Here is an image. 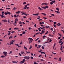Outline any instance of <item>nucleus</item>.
<instances>
[{
	"label": "nucleus",
	"instance_id": "47",
	"mask_svg": "<svg viewBox=\"0 0 64 64\" xmlns=\"http://www.w3.org/2000/svg\"><path fill=\"white\" fill-rule=\"evenodd\" d=\"M19 55L20 56H22V55H21V54L20 53H19Z\"/></svg>",
	"mask_w": 64,
	"mask_h": 64
},
{
	"label": "nucleus",
	"instance_id": "12",
	"mask_svg": "<svg viewBox=\"0 0 64 64\" xmlns=\"http://www.w3.org/2000/svg\"><path fill=\"white\" fill-rule=\"evenodd\" d=\"M56 9L57 11H59V8H56Z\"/></svg>",
	"mask_w": 64,
	"mask_h": 64
},
{
	"label": "nucleus",
	"instance_id": "8",
	"mask_svg": "<svg viewBox=\"0 0 64 64\" xmlns=\"http://www.w3.org/2000/svg\"><path fill=\"white\" fill-rule=\"evenodd\" d=\"M45 37H46V36L45 35L43 37V39H45Z\"/></svg>",
	"mask_w": 64,
	"mask_h": 64
},
{
	"label": "nucleus",
	"instance_id": "28",
	"mask_svg": "<svg viewBox=\"0 0 64 64\" xmlns=\"http://www.w3.org/2000/svg\"><path fill=\"white\" fill-rule=\"evenodd\" d=\"M48 33V31H47L46 32L45 34V35H46V34H47V33Z\"/></svg>",
	"mask_w": 64,
	"mask_h": 64
},
{
	"label": "nucleus",
	"instance_id": "64",
	"mask_svg": "<svg viewBox=\"0 0 64 64\" xmlns=\"http://www.w3.org/2000/svg\"><path fill=\"white\" fill-rule=\"evenodd\" d=\"M46 8H48V6H45Z\"/></svg>",
	"mask_w": 64,
	"mask_h": 64
},
{
	"label": "nucleus",
	"instance_id": "56",
	"mask_svg": "<svg viewBox=\"0 0 64 64\" xmlns=\"http://www.w3.org/2000/svg\"><path fill=\"white\" fill-rule=\"evenodd\" d=\"M37 44H36L35 45V47H37Z\"/></svg>",
	"mask_w": 64,
	"mask_h": 64
},
{
	"label": "nucleus",
	"instance_id": "19",
	"mask_svg": "<svg viewBox=\"0 0 64 64\" xmlns=\"http://www.w3.org/2000/svg\"><path fill=\"white\" fill-rule=\"evenodd\" d=\"M2 15H4V12H2Z\"/></svg>",
	"mask_w": 64,
	"mask_h": 64
},
{
	"label": "nucleus",
	"instance_id": "20",
	"mask_svg": "<svg viewBox=\"0 0 64 64\" xmlns=\"http://www.w3.org/2000/svg\"><path fill=\"white\" fill-rule=\"evenodd\" d=\"M13 9L14 10H16V9H17V8H16L15 7H14V8Z\"/></svg>",
	"mask_w": 64,
	"mask_h": 64
},
{
	"label": "nucleus",
	"instance_id": "48",
	"mask_svg": "<svg viewBox=\"0 0 64 64\" xmlns=\"http://www.w3.org/2000/svg\"><path fill=\"white\" fill-rule=\"evenodd\" d=\"M15 45H16V46H18V44H15Z\"/></svg>",
	"mask_w": 64,
	"mask_h": 64
},
{
	"label": "nucleus",
	"instance_id": "4",
	"mask_svg": "<svg viewBox=\"0 0 64 64\" xmlns=\"http://www.w3.org/2000/svg\"><path fill=\"white\" fill-rule=\"evenodd\" d=\"M55 12L57 13L58 14H60V12H59V11H56Z\"/></svg>",
	"mask_w": 64,
	"mask_h": 64
},
{
	"label": "nucleus",
	"instance_id": "49",
	"mask_svg": "<svg viewBox=\"0 0 64 64\" xmlns=\"http://www.w3.org/2000/svg\"><path fill=\"white\" fill-rule=\"evenodd\" d=\"M39 34V33L37 32L35 34V35H37V34Z\"/></svg>",
	"mask_w": 64,
	"mask_h": 64
},
{
	"label": "nucleus",
	"instance_id": "3",
	"mask_svg": "<svg viewBox=\"0 0 64 64\" xmlns=\"http://www.w3.org/2000/svg\"><path fill=\"white\" fill-rule=\"evenodd\" d=\"M3 22H8L7 20H2Z\"/></svg>",
	"mask_w": 64,
	"mask_h": 64
},
{
	"label": "nucleus",
	"instance_id": "44",
	"mask_svg": "<svg viewBox=\"0 0 64 64\" xmlns=\"http://www.w3.org/2000/svg\"><path fill=\"white\" fill-rule=\"evenodd\" d=\"M1 57H2V58L5 57V56H1Z\"/></svg>",
	"mask_w": 64,
	"mask_h": 64
},
{
	"label": "nucleus",
	"instance_id": "33",
	"mask_svg": "<svg viewBox=\"0 0 64 64\" xmlns=\"http://www.w3.org/2000/svg\"><path fill=\"white\" fill-rule=\"evenodd\" d=\"M42 50H40V51H38V52H42Z\"/></svg>",
	"mask_w": 64,
	"mask_h": 64
},
{
	"label": "nucleus",
	"instance_id": "21",
	"mask_svg": "<svg viewBox=\"0 0 64 64\" xmlns=\"http://www.w3.org/2000/svg\"><path fill=\"white\" fill-rule=\"evenodd\" d=\"M52 2L53 3H54L55 2V0H53L52 1Z\"/></svg>",
	"mask_w": 64,
	"mask_h": 64
},
{
	"label": "nucleus",
	"instance_id": "13",
	"mask_svg": "<svg viewBox=\"0 0 64 64\" xmlns=\"http://www.w3.org/2000/svg\"><path fill=\"white\" fill-rule=\"evenodd\" d=\"M41 14H43V15H44V16H46V14H45L44 13H42Z\"/></svg>",
	"mask_w": 64,
	"mask_h": 64
},
{
	"label": "nucleus",
	"instance_id": "39",
	"mask_svg": "<svg viewBox=\"0 0 64 64\" xmlns=\"http://www.w3.org/2000/svg\"><path fill=\"white\" fill-rule=\"evenodd\" d=\"M49 21L50 22H53V21L52 20H50Z\"/></svg>",
	"mask_w": 64,
	"mask_h": 64
},
{
	"label": "nucleus",
	"instance_id": "61",
	"mask_svg": "<svg viewBox=\"0 0 64 64\" xmlns=\"http://www.w3.org/2000/svg\"><path fill=\"white\" fill-rule=\"evenodd\" d=\"M52 16H55L54 15V14H52Z\"/></svg>",
	"mask_w": 64,
	"mask_h": 64
},
{
	"label": "nucleus",
	"instance_id": "17",
	"mask_svg": "<svg viewBox=\"0 0 64 64\" xmlns=\"http://www.w3.org/2000/svg\"><path fill=\"white\" fill-rule=\"evenodd\" d=\"M63 43H64V42H62L61 44H60V46L62 45V44H63Z\"/></svg>",
	"mask_w": 64,
	"mask_h": 64
},
{
	"label": "nucleus",
	"instance_id": "11",
	"mask_svg": "<svg viewBox=\"0 0 64 64\" xmlns=\"http://www.w3.org/2000/svg\"><path fill=\"white\" fill-rule=\"evenodd\" d=\"M24 49H25L26 50H27V48H26V47L25 46H24Z\"/></svg>",
	"mask_w": 64,
	"mask_h": 64
},
{
	"label": "nucleus",
	"instance_id": "38",
	"mask_svg": "<svg viewBox=\"0 0 64 64\" xmlns=\"http://www.w3.org/2000/svg\"><path fill=\"white\" fill-rule=\"evenodd\" d=\"M12 38V36H10L9 38V39H11Z\"/></svg>",
	"mask_w": 64,
	"mask_h": 64
},
{
	"label": "nucleus",
	"instance_id": "26",
	"mask_svg": "<svg viewBox=\"0 0 64 64\" xmlns=\"http://www.w3.org/2000/svg\"><path fill=\"white\" fill-rule=\"evenodd\" d=\"M38 47H39V48H40L41 47V45H38Z\"/></svg>",
	"mask_w": 64,
	"mask_h": 64
},
{
	"label": "nucleus",
	"instance_id": "37",
	"mask_svg": "<svg viewBox=\"0 0 64 64\" xmlns=\"http://www.w3.org/2000/svg\"><path fill=\"white\" fill-rule=\"evenodd\" d=\"M32 48V46H30V48H29V49L30 50V49H31Z\"/></svg>",
	"mask_w": 64,
	"mask_h": 64
},
{
	"label": "nucleus",
	"instance_id": "5",
	"mask_svg": "<svg viewBox=\"0 0 64 64\" xmlns=\"http://www.w3.org/2000/svg\"><path fill=\"white\" fill-rule=\"evenodd\" d=\"M2 18H5V16H4V15H2Z\"/></svg>",
	"mask_w": 64,
	"mask_h": 64
},
{
	"label": "nucleus",
	"instance_id": "36",
	"mask_svg": "<svg viewBox=\"0 0 64 64\" xmlns=\"http://www.w3.org/2000/svg\"><path fill=\"white\" fill-rule=\"evenodd\" d=\"M34 64H38V63L36 62H34L33 63Z\"/></svg>",
	"mask_w": 64,
	"mask_h": 64
},
{
	"label": "nucleus",
	"instance_id": "23",
	"mask_svg": "<svg viewBox=\"0 0 64 64\" xmlns=\"http://www.w3.org/2000/svg\"><path fill=\"white\" fill-rule=\"evenodd\" d=\"M62 42V40H60V41L58 42V43H61Z\"/></svg>",
	"mask_w": 64,
	"mask_h": 64
},
{
	"label": "nucleus",
	"instance_id": "6",
	"mask_svg": "<svg viewBox=\"0 0 64 64\" xmlns=\"http://www.w3.org/2000/svg\"><path fill=\"white\" fill-rule=\"evenodd\" d=\"M38 9H39L40 10V11H41V8L40 7L38 6Z\"/></svg>",
	"mask_w": 64,
	"mask_h": 64
},
{
	"label": "nucleus",
	"instance_id": "1",
	"mask_svg": "<svg viewBox=\"0 0 64 64\" xmlns=\"http://www.w3.org/2000/svg\"><path fill=\"white\" fill-rule=\"evenodd\" d=\"M24 58L25 59H30V58L29 57V56H25L24 57Z\"/></svg>",
	"mask_w": 64,
	"mask_h": 64
},
{
	"label": "nucleus",
	"instance_id": "57",
	"mask_svg": "<svg viewBox=\"0 0 64 64\" xmlns=\"http://www.w3.org/2000/svg\"><path fill=\"white\" fill-rule=\"evenodd\" d=\"M26 22H28V23H29V21H28L27 20H26Z\"/></svg>",
	"mask_w": 64,
	"mask_h": 64
},
{
	"label": "nucleus",
	"instance_id": "43",
	"mask_svg": "<svg viewBox=\"0 0 64 64\" xmlns=\"http://www.w3.org/2000/svg\"><path fill=\"white\" fill-rule=\"evenodd\" d=\"M32 39V38H29L28 39V40H30V39Z\"/></svg>",
	"mask_w": 64,
	"mask_h": 64
},
{
	"label": "nucleus",
	"instance_id": "32",
	"mask_svg": "<svg viewBox=\"0 0 64 64\" xmlns=\"http://www.w3.org/2000/svg\"><path fill=\"white\" fill-rule=\"evenodd\" d=\"M34 26L35 27H36V24H35L34 25Z\"/></svg>",
	"mask_w": 64,
	"mask_h": 64
},
{
	"label": "nucleus",
	"instance_id": "62",
	"mask_svg": "<svg viewBox=\"0 0 64 64\" xmlns=\"http://www.w3.org/2000/svg\"><path fill=\"white\" fill-rule=\"evenodd\" d=\"M25 7H27V5H25L24 6Z\"/></svg>",
	"mask_w": 64,
	"mask_h": 64
},
{
	"label": "nucleus",
	"instance_id": "2",
	"mask_svg": "<svg viewBox=\"0 0 64 64\" xmlns=\"http://www.w3.org/2000/svg\"><path fill=\"white\" fill-rule=\"evenodd\" d=\"M25 61V59H23L22 61L20 62V64H22V63H24Z\"/></svg>",
	"mask_w": 64,
	"mask_h": 64
},
{
	"label": "nucleus",
	"instance_id": "30",
	"mask_svg": "<svg viewBox=\"0 0 64 64\" xmlns=\"http://www.w3.org/2000/svg\"><path fill=\"white\" fill-rule=\"evenodd\" d=\"M6 9H8V10H9V9H10V8H6Z\"/></svg>",
	"mask_w": 64,
	"mask_h": 64
},
{
	"label": "nucleus",
	"instance_id": "25",
	"mask_svg": "<svg viewBox=\"0 0 64 64\" xmlns=\"http://www.w3.org/2000/svg\"><path fill=\"white\" fill-rule=\"evenodd\" d=\"M25 32H24V31L22 32V34H25Z\"/></svg>",
	"mask_w": 64,
	"mask_h": 64
},
{
	"label": "nucleus",
	"instance_id": "60",
	"mask_svg": "<svg viewBox=\"0 0 64 64\" xmlns=\"http://www.w3.org/2000/svg\"><path fill=\"white\" fill-rule=\"evenodd\" d=\"M18 20L17 19H15V21H18Z\"/></svg>",
	"mask_w": 64,
	"mask_h": 64
},
{
	"label": "nucleus",
	"instance_id": "10",
	"mask_svg": "<svg viewBox=\"0 0 64 64\" xmlns=\"http://www.w3.org/2000/svg\"><path fill=\"white\" fill-rule=\"evenodd\" d=\"M59 59L58 60L59 61H61V57H60Z\"/></svg>",
	"mask_w": 64,
	"mask_h": 64
},
{
	"label": "nucleus",
	"instance_id": "9",
	"mask_svg": "<svg viewBox=\"0 0 64 64\" xmlns=\"http://www.w3.org/2000/svg\"><path fill=\"white\" fill-rule=\"evenodd\" d=\"M40 53L41 54H45V53L43 52H41Z\"/></svg>",
	"mask_w": 64,
	"mask_h": 64
},
{
	"label": "nucleus",
	"instance_id": "45",
	"mask_svg": "<svg viewBox=\"0 0 64 64\" xmlns=\"http://www.w3.org/2000/svg\"><path fill=\"white\" fill-rule=\"evenodd\" d=\"M37 14V16H38V15H39V13H37L36 14Z\"/></svg>",
	"mask_w": 64,
	"mask_h": 64
},
{
	"label": "nucleus",
	"instance_id": "50",
	"mask_svg": "<svg viewBox=\"0 0 64 64\" xmlns=\"http://www.w3.org/2000/svg\"><path fill=\"white\" fill-rule=\"evenodd\" d=\"M20 42V44H22V42Z\"/></svg>",
	"mask_w": 64,
	"mask_h": 64
},
{
	"label": "nucleus",
	"instance_id": "58",
	"mask_svg": "<svg viewBox=\"0 0 64 64\" xmlns=\"http://www.w3.org/2000/svg\"><path fill=\"white\" fill-rule=\"evenodd\" d=\"M30 58H31V59H33V57H31Z\"/></svg>",
	"mask_w": 64,
	"mask_h": 64
},
{
	"label": "nucleus",
	"instance_id": "51",
	"mask_svg": "<svg viewBox=\"0 0 64 64\" xmlns=\"http://www.w3.org/2000/svg\"><path fill=\"white\" fill-rule=\"evenodd\" d=\"M12 51H10V53H8V54H11V53H12Z\"/></svg>",
	"mask_w": 64,
	"mask_h": 64
},
{
	"label": "nucleus",
	"instance_id": "40",
	"mask_svg": "<svg viewBox=\"0 0 64 64\" xmlns=\"http://www.w3.org/2000/svg\"><path fill=\"white\" fill-rule=\"evenodd\" d=\"M26 52L27 53H30V52H27V51H26Z\"/></svg>",
	"mask_w": 64,
	"mask_h": 64
},
{
	"label": "nucleus",
	"instance_id": "59",
	"mask_svg": "<svg viewBox=\"0 0 64 64\" xmlns=\"http://www.w3.org/2000/svg\"><path fill=\"white\" fill-rule=\"evenodd\" d=\"M16 16H17L16 14H15L14 16V17H16Z\"/></svg>",
	"mask_w": 64,
	"mask_h": 64
},
{
	"label": "nucleus",
	"instance_id": "15",
	"mask_svg": "<svg viewBox=\"0 0 64 64\" xmlns=\"http://www.w3.org/2000/svg\"><path fill=\"white\" fill-rule=\"evenodd\" d=\"M50 27H49V26H46V28H49Z\"/></svg>",
	"mask_w": 64,
	"mask_h": 64
},
{
	"label": "nucleus",
	"instance_id": "53",
	"mask_svg": "<svg viewBox=\"0 0 64 64\" xmlns=\"http://www.w3.org/2000/svg\"><path fill=\"white\" fill-rule=\"evenodd\" d=\"M28 30H30V29H31V28L30 27L28 28Z\"/></svg>",
	"mask_w": 64,
	"mask_h": 64
},
{
	"label": "nucleus",
	"instance_id": "42",
	"mask_svg": "<svg viewBox=\"0 0 64 64\" xmlns=\"http://www.w3.org/2000/svg\"><path fill=\"white\" fill-rule=\"evenodd\" d=\"M50 29H51V30H52V31H53V28H50Z\"/></svg>",
	"mask_w": 64,
	"mask_h": 64
},
{
	"label": "nucleus",
	"instance_id": "35",
	"mask_svg": "<svg viewBox=\"0 0 64 64\" xmlns=\"http://www.w3.org/2000/svg\"><path fill=\"white\" fill-rule=\"evenodd\" d=\"M50 4L51 5H52V4H53V3L52 2H50Z\"/></svg>",
	"mask_w": 64,
	"mask_h": 64
},
{
	"label": "nucleus",
	"instance_id": "34",
	"mask_svg": "<svg viewBox=\"0 0 64 64\" xmlns=\"http://www.w3.org/2000/svg\"><path fill=\"white\" fill-rule=\"evenodd\" d=\"M26 4V2H24L23 3V5H24V4Z\"/></svg>",
	"mask_w": 64,
	"mask_h": 64
},
{
	"label": "nucleus",
	"instance_id": "16",
	"mask_svg": "<svg viewBox=\"0 0 64 64\" xmlns=\"http://www.w3.org/2000/svg\"><path fill=\"white\" fill-rule=\"evenodd\" d=\"M42 33H45V31L44 30H42Z\"/></svg>",
	"mask_w": 64,
	"mask_h": 64
},
{
	"label": "nucleus",
	"instance_id": "31",
	"mask_svg": "<svg viewBox=\"0 0 64 64\" xmlns=\"http://www.w3.org/2000/svg\"><path fill=\"white\" fill-rule=\"evenodd\" d=\"M39 39V38H38L36 39L35 40V41H37V40H38V39Z\"/></svg>",
	"mask_w": 64,
	"mask_h": 64
},
{
	"label": "nucleus",
	"instance_id": "24",
	"mask_svg": "<svg viewBox=\"0 0 64 64\" xmlns=\"http://www.w3.org/2000/svg\"><path fill=\"white\" fill-rule=\"evenodd\" d=\"M26 13V12H24V13H22V15H24V14L25 15V14Z\"/></svg>",
	"mask_w": 64,
	"mask_h": 64
},
{
	"label": "nucleus",
	"instance_id": "41",
	"mask_svg": "<svg viewBox=\"0 0 64 64\" xmlns=\"http://www.w3.org/2000/svg\"><path fill=\"white\" fill-rule=\"evenodd\" d=\"M8 14H11V13L9 12H8Z\"/></svg>",
	"mask_w": 64,
	"mask_h": 64
},
{
	"label": "nucleus",
	"instance_id": "14",
	"mask_svg": "<svg viewBox=\"0 0 64 64\" xmlns=\"http://www.w3.org/2000/svg\"><path fill=\"white\" fill-rule=\"evenodd\" d=\"M38 29L39 31H41V30H41V29L40 28H38Z\"/></svg>",
	"mask_w": 64,
	"mask_h": 64
},
{
	"label": "nucleus",
	"instance_id": "63",
	"mask_svg": "<svg viewBox=\"0 0 64 64\" xmlns=\"http://www.w3.org/2000/svg\"><path fill=\"white\" fill-rule=\"evenodd\" d=\"M61 38V37H59L58 38V39L59 40Z\"/></svg>",
	"mask_w": 64,
	"mask_h": 64
},
{
	"label": "nucleus",
	"instance_id": "55",
	"mask_svg": "<svg viewBox=\"0 0 64 64\" xmlns=\"http://www.w3.org/2000/svg\"><path fill=\"white\" fill-rule=\"evenodd\" d=\"M39 21H41V20H42V19H39Z\"/></svg>",
	"mask_w": 64,
	"mask_h": 64
},
{
	"label": "nucleus",
	"instance_id": "7",
	"mask_svg": "<svg viewBox=\"0 0 64 64\" xmlns=\"http://www.w3.org/2000/svg\"><path fill=\"white\" fill-rule=\"evenodd\" d=\"M19 28H14V30H18Z\"/></svg>",
	"mask_w": 64,
	"mask_h": 64
},
{
	"label": "nucleus",
	"instance_id": "22",
	"mask_svg": "<svg viewBox=\"0 0 64 64\" xmlns=\"http://www.w3.org/2000/svg\"><path fill=\"white\" fill-rule=\"evenodd\" d=\"M4 14H5V15H7L8 14V12L6 13V12H5L4 13Z\"/></svg>",
	"mask_w": 64,
	"mask_h": 64
},
{
	"label": "nucleus",
	"instance_id": "46",
	"mask_svg": "<svg viewBox=\"0 0 64 64\" xmlns=\"http://www.w3.org/2000/svg\"><path fill=\"white\" fill-rule=\"evenodd\" d=\"M51 41H52V40L51 39H50V40L49 42H51Z\"/></svg>",
	"mask_w": 64,
	"mask_h": 64
},
{
	"label": "nucleus",
	"instance_id": "54",
	"mask_svg": "<svg viewBox=\"0 0 64 64\" xmlns=\"http://www.w3.org/2000/svg\"><path fill=\"white\" fill-rule=\"evenodd\" d=\"M42 48L43 50L44 49V46H42Z\"/></svg>",
	"mask_w": 64,
	"mask_h": 64
},
{
	"label": "nucleus",
	"instance_id": "27",
	"mask_svg": "<svg viewBox=\"0 0 64 64\" xmlns=\"http://www.w3.org/2000/svg\"><path fill=\"white\" fill-rule=\"evenodd\" d=\"M32 15H36V16H37V14H33Z\"/></svg>",
	"mask_w": 64,
	"mask_h": 64
},
{
	"label": "nucleus",
	"instance_id": "52",
	"mask_svg": "<svg viewBox=\"0 0 64 64\" xmlns=\"http://www.w3.org/2000/svg\"><path fill=\"white\" fill-rule=\"evenodd\" d=\"M12 42H15V40H12Z\"/></svg>",
	"mask_w": 64,
	"mask_h": 64
},
{
	"label": "nucleus",
	"instance_id": "29",
	"mask_svg": "<svg viewBox=\"0 0 64 64\" xmlns=\"http://www.w3.org/2000/svg\"><path fill=\"white\" fill-rule=\"evenodd\" d=\"M30 42H32V40H31V39H30L29 41Z\"/></svg>",
	"mask_w": 64,
	"mask_h": 64
},
{
	"label": "nucleus",
	"instance_id": "18",
	"mask_svg": "<svg viewBox=\"0 0 64 64\" xmlns=\"http://www.w3.org/2000/svg\"><path fill=\"white\" fill-rule=\"evenodd\" d=\"M17 62L14 61H12V62L13 63H17Z\"/></svg>",
	"mask_w": 64,
	"mask_h": 64
}]
</instances>
